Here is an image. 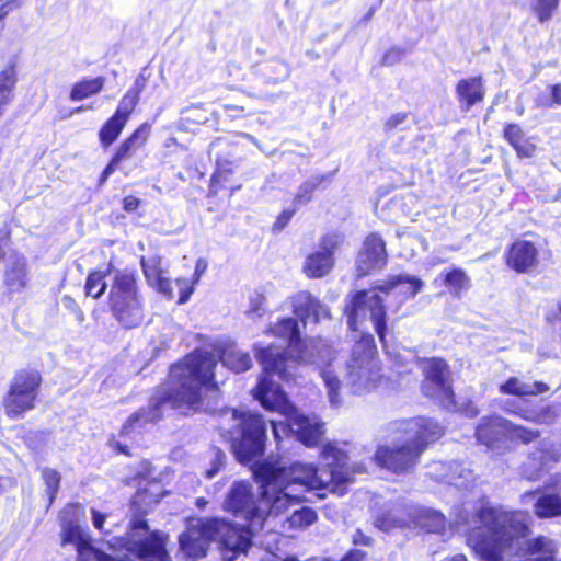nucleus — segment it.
Returning a JSON list of instances; mask_svg holds the SVG:
<instances>
[{
	"instance_id": "nucleus-1",
	"label": "nucleus",
	"mask_w": 561,
	"mask_h": 561,
	"mask_svg": "<svg viewBox=\"0 0 561 561\" xmlns=\"http://www.w3.org/2000/svg\"><path fill=\"white\" fill-rule=\"evenodd\" d=\"M271 332L289 343V350H280L274 345L263 347L253 345L255 357L263 368V376L260 378L253 396L266 410L276 411L283 420H272L271 425L275 439L278 442L282 435H293L308 447L316 446L324 433V424L300 414L289 402L280 386L271 378L277 376L280 380L289 381L295 376L299 363L312 364L305 360L301 355L318 359L319 351L327 345L311 342L300 347V331L296 319L284 318L278 321Z\"/></svg>"
},
{
	"instance_id": "nucleus-2",
	"label": "nucleus",
	"mask_w": 561,
	"mask_h": 561,
	"mask_svg": "<svg viewBox=\"0 0 561 561\" xmlns=\"http://www.w3.org/2000/svg\"><path fill=\"white\" fill-rule=\"evenodd\" d=\"M216 357L208 351L197 350L187 355L182 362L171 366L170 379L173 388L169 394L151 399L148 409H140L129 416L123 425L121 435H129L140 430L146 423H152L161 417L162 407L169 404L183 414L195 412L202 408L201 389L207 387L215 390L216 382L214 368Z\"/></svg>"
},
{
	"instance_id": "nucleus-3",
	"label": "nucleus",
	"mask_w": 561,
	"mask_h": 561,
	"mask_svg": "<svg viewBox=\"0 0 561 561\" xmlns=\"http://www.w3.org/2000/svg\"><path fill=\"white\" fill-rule=\"evenodd\" d=\"M301 358L317 366L332 407L341 405L343 386L353 394H363L376 389L382 379L371 334L363 335L354 344L352 355L344 365L328 346L319 351L318 359L304 354Z\"/></svg>"
},
{
	"instance_id": "nucleus-4",
	"label": "nucleus",
	"mask_w": 561,
	"mask_h": 561,
	"mask_svg": "<svg viewBox=\"0 0 561 561\" xmlns=\"http://www.w3.org/2000/svg\"><path fill=\"white\" fill-rule=\"evenodd\" d=\"M323 466L317 468L311 463L294 462L289 467H280L270 462L260 463L255 477L265 480L273 479L277 483H285L287 490L295 493L317 491L319 497H325L327 492L342 495L345 485L353 481L355 473H363V466L351 468L348 456L335 445L328 444L321 453Z\"/></svg>"
},
{
	"instance_id": "nucleus-5",
	"label": "nucleus",
	"mask_w": 561,
	"mask_h": 561,
	"mask_svg": "<svg viewBox=\"0 0 561 561\" xmlns=\"http://www.w3.org/2000/svg\"><path fill=\"white\" fill-rule=\"evenodd\" d=\"M423 287L424 282L419 277L409 274H399L389 277L375 288L357 291L345 306L350 329L357 331L359 323L368 314L380 342L385 343L387 334V313L382 299L377 290L385 295L394 294L400 302H403L415 297Z\"/></svg>"
},
{
	"instance_id": "nucleus-6",
	"label": "nucleus",
	"mask_w": 561,
	"mask_h": 561,
	"mask_svg": "<svg viewBox=\"0 0 561 561\" xmlns=\"http://www.w3.org/2000/svg\"><path fill=\"white\" fill-rule=\"evenodd\" d=\"M398 434L393 446H379L375 461L394 473H404L419 462L421 454L430 443L443 435V427L432 419L415 417L396 424Z\"/></svg>"
},
{
	"instance_id": "nucleus-7",
	"label": "nucleus",
	"mask_w": 561,
	"mask_h": 561,
	"mask_svg": "<svg viewBox=\"0 0 561 561\" xmlns=\"http://www.w3.org/2000/svg\"><path fill=\"white\" fill-rule=\"evenodd\" d=\"M219 419L220 435L231 442L237 460L243 465L255 462L265 448L266 425L262 416L225 409L220 411Z\"/></svg>"
},
{
	"instance_id": "nucleus-8",
	"label": "nucleus",
	"mask_w": 561,
	"mask_h": 561,
	"mask_svg": "<svg viewBox=\"0 0 561 561\" xmlns=\"http://www.w3.org/2000/svg\"><path fill=\"white\" fill-rule=\"evenodd\" d=\"M108 306L113 317L125 329H133L144 320V304L134 274L116 271L112 276Z\"/></svg>"
},
{
	"instance_id": "nucleus-9",
	"label": "nucleus",
	"mask_w": 561,
	"mask_h": 561,
	"mask_svg": "<svg viewBox=\"0 0 561 561\" xmlns=\"http://www.w3.org/2000/svg\"><path fill=\"white\" fill-rule=\"evenodd\" d=\"M539 435V431L515 425L500 415L484 416L476 427L477 440L490 449H501L507 440L528 444Z\"/></svg>"
},
{
	"instance_id": "nucleus-10",
	"label": "nucleus",
	"mask_w": 561,
	"mask_h": 561,
	"mask_svg": "<svg viewBox=\"0 0 561 561\" xmlns=\"http://www.w3.org/2000/svg\"><path fill=\"white\" fill-rule=\"evenodd\" d=\"M82 511L79 504L68 505L61 515V539L62 545L73 543L81 561H134L127 554L111 556L95 548L92 538L87 529L82 528L72 519H67L68 515H77Z\"/></svg>"
},
{
	"instance_id": "nucleus-11",
	"label": "nucleus",
	"mask_w": 561,
	"mask_h": 561,
	"mask_svg": "<svg viewBox=\"0 0 561 561\" xmlns=\"http://www.w3.org/2000/svg\"><path fill=\"white\" fill-rule=\"evenodd\" d=\"M123 545L142 561H165L168 558L164 535L151 531L147 522L138 516L130 520Z\"/></svg>"
},
{
	"instance_id": "nucleus-12",
	"label": "nucleus",
	"mask_w": 561,
	"mask_h": 561,
	"mask_svg": "<svg viewBox=\"0 0 561 561\" xmlns=\"http://www.w3.org/2000/svg\"><path fill=\"white\" fill-rule=\"evenodd\" d=\"M213 540L219 542L222 561H234L252 545V534L257 529L233 525L225 519L210 518Z\"/></svg>"
},
{
	"instance_id": "nucleus-13",
	"label": "nucleus",
	"mask_w": 561,
	"mask_h": 561,
	"mask_svg": "<svg viewBox=\"0 0 561 561\" xmlns=\"http://www.w3.org/2000/svg\"><path fill=\"white\" fill-rule=\"evenodd\" d=\"M422 369L424 373L423 393L437 401L444 409H454V391L447 363L442 358L433 357L422 363Z\"/></svg>"
},
{
	"instance_id": "nucleus-14",
	"label": "nucleus",
	"mask_w": 561,
	"mask_h": 561,
	"mask_svg": "<svg viewBox=\"0 0 561 561\" xmlns=\"http://www.w3.org/2000/svg\"><path fill=\"white\" fill-rule=\"evenodd\" d=\"M225 508L247 520L250 527L263 528L265 508L260 506V499L256 500L251 482L244 480L234 482L226 497Z\"/></svg>"
},
{
	"instance_id": "nucleus-15",
	"label": "nucleus",
	"mask_w": 561,
	"mask_h": 561,
	"mask_svg": "<svg viewBox=\"0 0 561 561\" xmlns=\"http://www.w3.org/2000/svg\"><path fill=\"white\" fill-rule=\"evenodd\" d=\"M256 479L263 488L260 506L265 508V519L284 514L289 507L299 504L304 500L300 493H295L290 489L287 490L285 483H277L273 479L265 480L263 477H256Z\"/></svg>"
},
{
	"instance_id": "nucleus-16",
	"label": "nucleus",
	"mask_w": 561,
	"mask_h": 561,
	"mask_svg": "<svg viewBox=\"0 0 561 561\" xmlns=\"http://www.w3.org/2000/svg\"><path fill=\"white\" fill-rule=\"evenodd\" d=\"M213 540L210 518L193 519L186 530L180 535V550L192 561L206 556L209 542Z\"/></svg>"
},
{
	"instance_id": "nucleus-17",
	"label": "nucleus",
	"mask_w": 561,
	"mask_h": 561,
	"mask_svg": "<svg viewBox=\"0 0 561 561\" xmlns=\"http://www.w3.org/2000/svg\"><path fill=\"white\" fill-rule=\"evenodd\" d=\"M386 263L387 252L383 240L376 233L369 234L357 256V275L366 276L374 270L382 268Z\"/></svg>"
},
{
	"instance_id": "nucleus-18",
	"label": "nucleus",
	"mask_w": 561,
	"mask_h": 561,
	"mask_svg": "<svg viewBox=\"0 0 561 561\" xmlns=\"http://www.w3.org/2000/svg\"><path fill=\"white\" fill-rule=\"evenodd\" d=\"M31 282V270L25 256L11 255L4 265L3 286L8 294H21Z\"/></svg>"
},
{
	"instance_id": "nucleus-19",
	"label": "nucleus",
	"mask_w": 561,
	"mask_h": 561,
	"mask_svg": "<svg viewBox=\"0 0 561 561\" xmlns=\"http://www.w3.org/2000/svg\"><path fill=\"white\" fill-rule=\"evenodd\" d=\"M293 311L306 325L308 322L318 323L330 319V311L325 305L308 291H299L291 297Z\"/></svg>"
},
{
	"instance_id": "nucleus-20",
	"label": "nucleus",
	"mask_w": 561,
	"mask_h": 561,
	"mask_svg": "<svg viewBox=\"0 0 561 561\" xmlns=\"http://www.w3.org/2000/svg\"><path fill=\"white\" fill-rule=\"evenodd\" d=\"M253 75L257 81L253 89L257 90L256 96L265 98L261 84H277L287 80L290 76L289 66L280 59H270L254 66Z\"/></svg>"
},
{
	"instance_id": "nucleus-21",
	"label": "nucleus",
	"mask_w": 561,
	"mask_h": 561,
	"mask_svg": "<svg viewBox=\"0 0 561 561\" xmlns=\"http://www.w3.org/2000/svg\"><path fill=\"white\" fill-rule=\"evenodd\" d=\"M538 263V250L530 241L516 240L507 252L506 264L517 273H529Z\"/></svg>"
},
{
	"instance_id": "nucleus-22",
	"label": "nucleus",
	"mask_w": 561,
	"mask_h": 561,
	"mask_svg": "<svg viewBox=\"0 0 561 561\" xmlns=\"http://www.w3.org/2000/svg\"><path fill=\"white\" fill-rule=\"evenodd\" d=\"M434 470L432 473L438 479L458 489L468 488L474 481L473 472L457 461L438 462Z\"/></svg>"
},
{
	"instance_id": "nucleus-23",
	"label": "nucleus",
	"mask_w": 561,
	"mask_h": 561,
	"mask_svg": "<svg viewBox=\"0 0 561 561\" xmlns=\"http://www.w3.org/2000/svg\"><path fill=\"white\" fill-rule=\"evenodd\" d=\"M456 95L463 112L483 101L485 87L481 76L461 79L456 85Z\"/></svg>"
},
{
	"instance_id": "nucleus-24",
	"label": "nucleus",
	"mask_w": 561,
	"mask_h": 561,
	"mask_svg": "<svg viewBox=\"0 0 561 561\" xmlns=\"http://www.w3.org/2000/svg\"><path fill=\"white\" fill-rule=\"evenodd\" d=\"M141 266L148 283L171 299L173 297L171 280L164 276L162 259L158 255L142 257Z\"/></svg>"
},
{
	"instance_id": "nucleus-25",
	"label": "nucleus",
	"mask_w": 561,
	"mask_h": 561,
	"mask_svg": "<svg viewBox=\"0 0 561 561\" xmlns=\"http://www.w3.org/2000/svg\"><path fill=\"white\" fill-rule=\"evenodd\" d=\"M19 387V385H11L4 402L8 414L14 417L32 410L37 396L30 392H20Z\"/></svg>"
},
{
	"instance_id": "nucleus-26",
	"label": "nucleus",
	"mask_w": 561,
	"mask_h": 561,
	"mask_svg": "<svg viewBox=\"0 0 561 561\" xmlns=\"http://www.w3.org/2000/svg\"><path fill=\"white\" fill-rule=\"evenodd\" d=\"M150 126L148 124H142L138 127L131 136H129L117 149L116 153L112 158L118 164L131 158L134 153L141 148L149 135Z\"/></svg>"
},
{
	"instance_id": "nucleus-27",
	"label": "nucleus",
	"mask_w": 561,
	"mask_h": 561,
	"mask_svg": "<svg viewBox=\"0 0 561 561\" xmlns=\"http://www.w3.org/2000/svg\"><path fill=\"white\" fill-rule=\"evenodd\" d=\"M549 387L547 383L541 381L524 382L517 377L508 378L504 383L500 386V392L504 394H512L517 397L524 396H536L547 392Z\"/></svg>"
},
{
	"instance_id": "nucleus-28",
	"label": "nucleus",
	"mask_w": 561,
	"mask_h": 561,
	"mask_svg": "<svg viewBox=\"0 0 561 561\" xmlns=\"http://www.w3.org/2000/svg\"><path fill=\"white\" fill-rule=\"evenodd\" d=\"M334 172L325 174H316L302 182L293 198L295 208L307 205L312 199V193L316 192L323 183L330 182Z\"/></svg>"
},
{
	"instance_id": "nucleus-29",
	"label": "nucleus",
	"mask_w": 561,
	"mask_h": 561,
	"mask_svg": "<svg viewBox=\"0 0 561 561\" xmlns=\"http://www.w3.org/2000/svg\"><path fill=\"white\" fill-rule=\"evenodd\" d=\"M333 267V257L325 251H317L307 256L304 273L310 278H320Z\"/></svg>"
},
{
	"instance_id": "nucleus-30",
	"label": "nucleus",
	"mask_w": 561,
	"mask_h": 561,
	"mask_svg": "<svg viewBox=\"0 0 561 561\" xmlns=\"http://www.w3.org/2000/svg\"><path fill=\"white\" fill-rule=\"evenodd\" d=\"M220 360L224 366L234 373H243L252 366L249 353L243 352L233 344L225 347L221 352Z\"/></svg>"
},
{
	"instance_id": "nucleus-31",
	"label": "nucleus",
	"mask_w": 561,
	"mask_h": 561,
	"mask_svg": "<svg viewBox=\"0 0 561 561\" xmlns=\"http://www.w3.org/2000/svg\"><path fill=\"white\" fill-rule=\"evenodd\" d=\"M534 513L539 518L561 516V496L554 493L541 494L534 504Z\"/></svg>"
},
{
	"instance_id": "nucleus-32",
	"label": "nucleus",
	"mask_w": 561,
	"mask_h": 561,
	"mask_svg": "<svg viewBox=\"0 0 561 561\" xmlns=\"http://www.w3.org/2000/svg\"><path fill=\"white\" fill-rule=\"evenodd\" d=\"M415 524L427 533H439L444 530L446 519L438 511L422 508L416 516Z\"/></svg>"
},
{
	"instance_id": "nucleus-33",
	"label": "nucleus",
	"mask_w": 561,
	"mask_h": 561,
	"mask_svg": "<svg viewBox=\"0 0 561 561\" xmlns=\"http://www.w3.org/2000/svg\"><path fill=\"white\" fill-rule=\"evenodd\" d=\"M15 83L16 73L13 67H8L0 71V113L2 115L13 99Z\"/></svg>"
},
{
	"instance_id": "nucleus-34",
	"label": "nucleus",
	"mask_w": 561,
	"mask_h": 561,
	"mask_svg": "<svg viewBox=\"0 0 561 561\" xmlns=\"http://www.w3.org/2000/svg\"><path fill=\"white\" fill-rule=\"evenodd\" d=\"M548 471L537 451L531 453L523 462L519 473L528 481H538Z\"/></svg>"
},
{
	"instance_id": "nucleus-35",
	"label": "nucleus",
	"mask_w": 561,
	"mask_h": 561,
	"mask_svg": "<svg viewBox=\"0 0 561 561\" xmlns=\"http://www.w3.org/2000/svg\"><path fill=\"white\" fill-rule=\"evenodd\" d=\"M104 85V78L98 77L94 79L83 80L73 85L70 92L72 101H81L93 94L99 93Z\"/></svg>"
},
{
	"instance_id": "nucleus-36",
	"label": "nucleus",
	"mask_w": 561,
	"mask_h": 561,
	"mask_svg": "<svg viewBox=\"0 0 561 561\" xmlns=\"http://www.w3.org/2000/svg\"><path fill=\"white\" fill-rule=\"evenodd\" d=\"M127 121L124 118H121L116 115H113L101 128L99 133L100 141L104 147L110 146L113 144L119 134L122 133L123 128L125 127Z\"/></svg>"
},
{
	"instance_id": "nucleus-37",
	"label": "nucleus",
	"mask_w": 561,
	"mask_h": 561,
	"mask_svg": "<svg viewBox=\"0 0 561 561\" xmlns=\"http://www.w3.org/2000/svg\"><path fill=\"white\" fill-rule=\"evenodd\" d=\"M41 380V375L36 370H21L16 373L11 385H19L20 392L37 394Z\"/></svg>"
},
{
	"instance_id": "nucleus-38",
	"label": "nucleus",
	"mask_w": 561,
	"mask_h": 561,
	"mask_svg": "<svg viewBox=\"0 0 561 561\" xmlns=\"http://www.w3.org/2000/svg\"><path fill=\"white\" fill-rule=\"evenodd\" d=\"M444 284L454 296H459L463 290L469 289L470 278L463 270L454 268L445 274Z\"/></svg>"
},
{
	"instance_id": "nucleus-39",
	"label": "nucleus",
	"mask_w": 561,
	"mask_h": 561,
	"mask_svg": "<svg viewBox=\"0 0 561 561\" xmlns=\"http://www.w3.org/2000/svg\"><path fill=\"white\" fill-rule=\"evenodd\" d=\"M161 499L160 484L151 482L149 488L139 489L133 499V508L141 507L142 505L149 506L152 503H158Z\"/></svg>"
},
{
	"instance_id": "nucleus-40",
	"label": "nucleus",
	"mask_w": 561,
	"mask_h": 561,
	"mask_svg": "<svg viewBox=\"0 0 561 561\" xmlns=\"http://www.w3.org/2000/svg\"><path fill=\"white\" fill-rule=\"evenodd\" d=\"M106 275L107 273L100 271L90 273L84 286L85 295L99 299L107 288Z\"/></svg>"
},
{
	"instance_id": "nucleus-41",
	"label": "nucleus",
	"mask_w": 561,
	"mask_h": 561,
	"mask_svg": "<svg viewBox=\"0 0 561 561\" xmlns=\"http://www.w3.org/2000/svg\"><path fill=\"white\" fill-rule=\"evenodd\" d=\"M317 519L316 512L310 507H301L295 510L291 515L286 519L288 528L302 529L312 525Z\"/></svg>"
},
{
	"instance_id": "nucleus-42",
	"label": "nucleus",
	"mask_w": 561,
	"mask_h": 561,
	"mask_svg": "<svg viewBox=\"0 0 561 561\" xmlns=\"http://www.w3.org/2000/svg\"><path fill=\"white\" fill-rule=\"evenodd\" d=\"M41 477L45 483V492L50 505L54 502L56 494L59 490L61 476L55 469L44 467L41 468Z\"/></svg>"
},
{
	"instance_id": "nucleus-43",
	"label": "nucleus",
	"mask_w": 561,
	"mask_h": 561,
	"mask_svg": "<svg viewBox=\"0 0 561 561\" xmlns=\"http://www.w3.org/2000/svg\"><path fill=\"white\" fill-rule=\"evenodd\" d=\"M375 527L382 531H390L393 528H403L409 525V522L403 517L393 515L392 512L380 514L375 518Z\"/></svg>"
},
{
	"instance_id": "nucleus-44",
	"label": "nucleus",
	"mask_w": 561,
	"mask_h": 561,
	"mask_svg": "<svg viewBox=\"0 0 561 561\" xmlns=\"http://www.w3.org/2000/svg\"><path fill=\"white\" fill-rule=\"evenodd\" d=\"M559 5V0H533L531 9L539 22L549 21Z\"/></svg>"
},
{
	"instance_id": "nucleus-45",
	"label": "nucleus",
	"mask_w": 561,
	"mask_h": 561,
	"mask_svg": "<svg viewBox=\"0 0 561 561\" xmlns=\"http://www.w3.org/2000/svg\"><path fill=\"white\" fill-rule=\"evenodd\" d=\"M139 96L137 93H131V91H128L123 99L119 102L118 107L116 108L114 115L124 118L125 121H128L129 115L135 110L136 105L138 104Z\"/></svg>"
},
{
	"instance_id": "nucleus-46",
	"label": "nucleus",
	"mask_w": 561,
	"mask_h": 561,
	"mask_svg": "<svg viewBox=\"0 0 561 561\" xmlns=\"http://www.w3.org/2000/svg\"><path fill=\"white\" fill-rule=\"evenodd\" d=\"M226 454L217 447L211 449V457L209 460V467L205 471V477L210 480L213 479L226 465Z\"/></svg>"
},
{
	"instance_id": "nucleus-47",
	"label": "nucleus",
	"mask_w": 561,
	"mask_h": 561,
	"mask_svg": "<svg viewBox=\"0 0 561 561\" xmlns=\"http://www.w3.org/2000/svg\"><path fill=\"white\" fill-rule=\"evenodd\" d=\"M561 415V403L543 407L533 420L540 424H552Z\"/></svg>"
},
{
	"instance_id": "nucleus-48",
	"label": "nucleus",
	"mask_w": 561,
	"mask_h": 561,
	"mask_svg": "<svg viewBox=\"0 0 561 561\" xmlns=\"http://www.w3.org/2000/svg\"><path fill=\"white\" fill-rule=\"evenodd\" d=\"M266 311L265 308V298L260 294H254L250 298V308L247 311V314L252 318H261Z\"/></svg>"
},
{
	"instance_id": "nucleus-49",
	"label": "nucleus",
	"mask_w": 561,
	"mask_h": 561,
	"mask_svg": "<svg viewBox=\"0 0 561 561\" xmlns=\"http://www.w3.org/2000/svg\"><path fill=\"white\" fill-rule=\"evenodd\" d=\"M341 242L342 237L340 234L329 233L321 239L319 251H325L333 257V253L339 248Z\"/></svg>"
},
{
	"instance_id": "nucleus-50",
	"label": "nucleus",
	"mask_w": 561,
	"mask_h": 561,
	"mask_svg": "<svg viewBox=\"0 0 561 561\" xmlns=\"http://www.w3.org/2000/svg\"><path fill=\"white\" fill-rule=\"evenodd\" d=\"M522 127L517 124H508L504 129V138L514 147L525 138Z\"/></svg>"
},
{
	"instance_id": "nucleus-51",
	"label": "nucleus",
	"mask_w": 561,
	"mask_h": 561,
	"mask_svg": "<svg viewBox=\"0 0 561 561\" xmlns=\"http://www.w3.org/2000/svg\"><path fill=\"white\" fill-rule=\"evenodd\" d=\"M519 158H531L535 156L537 146L529 139L523 138V140L513 147Z\"/></svg>"
},
{
	"instance_id": "nucleus-52",
	"label": "nucleus",
	"mask_w": 561,
	"mask_h": 561,
	"mask_svg": "<svg viewBox=\"0 0 561 561\" xmlns=\"http://www.w3.org/2000/svg\"><path fill=\"white\" fill-rule=\"evenodd\" d=\"M536 451L540 456L547 469L550 468V465L557 463L561 459V451L554 447L537 449Z\"/></svg>"
},
{
	"instance_id": "nucleus-53",
	"label": "nucleus",
	"mask_w": 561,
	"mask_h": 561,
	"mask_svg": "<svg viewBox=\"0 0 561 561\" xmlns=\"http://www.w3.org/2000/svg\"><path fill=\"white\" fill-rule=\"evenodd\" d=\"M404 53V49L398 47L389 49L382 57V65L393 66L398 64L403 58Z\"/></svg>"
},
{
	"instance_id": "nucleus-54",
	"label": "nucleus",
	"mask_w": 561,
	"mask_h": 561,
	"mask_svg": "<svg viewBox=\"0 0 561 561\" xmlns=\"http://www.w3.org/2000/svg\"><path fill=\"white\" fill-rule=\"evenodd\" d=\"M22 5L21 0H0V21Z\"/></svg>"
},
{
	"instance_id": "nucleus-55",
	"label": "nucleus",
	"mask_w": 561,
	"mask_h": 561,
	"mask_svg": "<svg viewBox=\"0 0 561 561\" xmlns=\"http://www.w3.org/2000/svg\"><path fill=\"white\" fill-rule=\"evenodd\" d=\"M296 211V208L294 207V209L289 210V209H286L284 210L276 219L275 224L273 225V230L275 232H278V231H282L286 226L287 224L289 222V220L293 218L294 214Z\"/></svg>"
},
{
	"instance_id": "nucleus-56",
	"label": "nucleus",
	"mask_w": 561,
	"mask_h": 561,
	"mask_svg": "<svg viewBox=\"0 0 561 561\" xmlns=\"http://www.w3.org/2000/svg\"><path fill=\"white\" fill-rule=\"evenodd\" d=\"M62 305L66 309H68L69 311H71L72 313L76 314V318L79 322L83 321L84 314H83L82 310L79 308V306L77 305V302L75 301V299H72L69 296H64Z\"/></svg>"
},
{
	"instance_id": "nucleus-57",
	"label": "nucleus",
	"mask_w": 561,
	"mask_h": 561,
	"mask_svg": "<svg viewBox=\"0 0 561 561\" xmlns=\"http://www.w3.org/2000/svg\"><path fill=\"white\" fill-rule=\"evenodd\" d=\"M407 119V114L404 113H397L391 115L385 123V129L387 131H391L396 129L398 126L403 124Z\"/></svg>"
},
{
	"instance_id": "nucleus-58",
	"label": "nucleus",
	"mask_w": 561,
	"mask_h": 561,
	"mask_svg": "<svg viewBox=\"0 0 561 561\" xmlns=\"http://www.w3.org/2000/svg\"><path fill=\"white\" fill-rule=\"evenodd\" d=\"M352 542L355 546L369 547L373 545V539L366 536L360 529H356L352 535Z\"/></svg>"
},
{
	"instance_id": "nucleus-59",
	"label": "nucleus",
	"mask_w": 561,
	"mask_h": 561,
	"mask_svg": "<svg viewBox=\"0 0 561 561\" xmlns=\"http://www.w3.org/2000/svg\"><path fill=\"white\" fill-rule=\"evenodd\" d=\"M366 556L362 549H351L340 561H364Z\"/></svg>"
},
{
	"instance_id": "nucleus-60",
	"label": "nucleus",
	"mask_w": 561,
	"mask_h": 561,
	"mask_svg": "<svg viewBox=\"0 0 561 561\" xmlns=\"http://www.w3.org/2000/svg\"><path fill=\"white\" fill-rule=\"evenodd\" d=\"M91 515L93 526L99 530H104V523L107 518V515L96 511L95 508L91 510Z\"/></svg>"
},
{
	"instance_id": "nucleus-61",
	"label": "nucleus",
	"mask_w": 561,
	"mask_h": 561,
	"mask_svg": "<svg viewBox=\"0 0 561 561\" xmlns=\"http://www.w3.org/2000/svg\"><path fill=\"white\" fill-rule=\"evenodd\" d=\"M208 263L205 259L201 257L196 261L193 284H196L201 276L206 272Z\"/></svg>"
},
{
	"instance_id": "nucleus-62",
	"label": "nucleus",
	"mask_w": 561,
	"mask_h": 561,
	"mask_svg": "<svg viewBox=\"0 0 561 561\" xmlns=\"http://www.w3.org/2000/svg\"><path fill=\"white\" fill-rule=\"evenodd\" d=\"M140 203L141 201L139 198L135 196H127L123 201V208L124 210L130 213L136 210L139 207Z\"/></svg>"
},
{
	"instance_id": "nucleus-63",
	"label": "nucleus",
	"mask_w": 561,
	"mask_h": 561,
	"mask_svg": "<svg viewBox=\"0 0 561 561\" xmlns=\"http://www.w3.org/2000/svg\"><path fill=\"white\" fill-rule=\"evenodd\" d=\"M118 163L111 159V161L108 162V164L105 167V169L103 170L102 174H101V178H100V184H103L107 181L108 176L114 173V171L116 170Z\"/></svg>"
},
{
	"instance_id": "nucleus-64",
	"label": "nucleus",
	"mask_w": 561,
	"mask_h": 561,
	"mask_svg": "<svg viewBox=\"0 0 561 561\" xmlns=\"http://www.w3.org/2000/svg\"><path fill=\"white\" fill-rule=\"evenodd\" d=\"M551 98L553 104L561 105V85L554 84L551 85Z\"/></svg>"
}]
</instances>
